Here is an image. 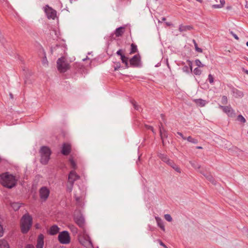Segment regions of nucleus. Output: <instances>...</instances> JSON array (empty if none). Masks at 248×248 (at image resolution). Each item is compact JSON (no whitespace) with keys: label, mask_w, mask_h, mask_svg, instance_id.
<instances>
[{"label":"nucleus","mask_w":248,"mask_h":248,"mask_svg":"<svg viewBox=\"0 0 248 248\" xmlns=\"http://www.w3.org/2000/svg\"><path fill=\"white\" fill-rule=\"evenodd\" d=\"M193 29V27L191 25H183L181 24L179 25V31L180 32L186 31H191Z\"/></svg>","instance_id":"aec40b11"},{"label":"nucleus","mask_w":248,"mask_h":248,"mask_svg":"<svg viewBox=\"0 0 248 248\" xmlns=\"http://www.w3.org/2000/svg\"><path fill=\"white\" fill-rule=\"evenodd\" d=\"M10 95L11 98H13V94L12 93H10Z\"/></svg>","instance_id":"338daca9"},{"label":"nucleus","mask_w":248,"mask_h":248,"mask_svg":"<svg viewBox=\"0 0 248 248\" xmlns=\"http://www.w3.org/2000/svg\"><path fill=\"white\" fill-rule=\"evenodd\" d=\"M58 240L62 244H67L70 242V237L69 232L66 231L61 232L58 235Z\"/></svg>","instance_id":"423d86ee"},{"label":"nucleus","mask_w":248,"mask_h":248,"mask_svg":"<svg viewBox=\"0 0 248 248\" xmlns=\"http://www.w3.org/2000/svg\"><path fill=\"white\" fill-rule=\"evenodd\" d=\"M161 117L162 118V120L163 121L164 123H166V119H165V115L163 114H161Z\"/></svg>","instance_id":"5fc2aeb1"},{"label":"nucleus","mask_w":248,"mask_h":248,"mask_svg":"<svg viewBox=\"0 0 248 248\" xmlns=\"http://www.w3.org/2000/svg\"><path fill=\"white\" fill-rule=\"evenodd\" d=\"M74 197H75V198L76 201L77 202H79V201H80V197H79V196H77L76 195V194H75V196H74Z\"/></svg>","instance_id":"3c124183"},{"label":"nucleus","mask_w":248,"mask_h":248,"mask_svg":"<svg viewBox=\"0 0 248 248\" xmlns=\"http://www.w3.org/2000/svg\"><path fill=\"white\" fill-rule=\"evenodd\" d=\"M60 47V46H58V45H56L55 46H54V47H51V50L52 51V52L54 51V50H56V49L57 48H59Z\"/></svg>","instance_id":"864d4df0"},{"label":"nucleus","mask_w":248,"mask_h":248,"mask_svg":"<svg viewBox=\"0 0 248 248\" xmlns=\"http://www.w3.org/2000/svg\"><path fill=\"white\" fill-rule=\"evenodd\" d=\"M194 101L197 105L201 107H204L206 104L205 100L201 98L195 99Z\"/></svg>","instance_id":"a878e982"},{"label":"nucleus","mask_w":248,"mask_h":248,"mask_svg":"<svg viewBox=\"0 0 248 248\" xmlns=\"http://www.w3.org/2000/svg\"><path fill=\"white\" fill-rule=\"evenodd\" d=\"M57 67L61 73H65L70 69V65L64 57L59 58L57 61Z\"/></svg>","instance_id":"20e7f679"},{"label":"nucleus","mask_w":248,"mask_h":248,"mask_svg":"<svg viewBox=\"0 0 248 248\" xmlns=\"http://www.w3.org/2000/svg\"><path fill=\"white\" fill-rule=\"evenodd\" d=\"M76 224L81 228H84L85 226V219L82 215L74 217Z\"/></svg>","instance_id":"ddd939ff"},{"label":"nucleus","mask_w":248,"mask_h":248,"mask_svg":"<svg viewBox=\"0 0 248 248\" xmlns=\"http://www.w3.org/2000/svg\"><path fill=\"white\" fill-rule=\"evenodd\" d=\"M39 153L41 155V163L43 165L47 164L50 159V156L51 154L50 149L48 147L44 146L40 148Z\"/></svg>","instance_id":"7ed1b4c3"},{"label":"nucleus","mask_w":248,"mask_h":248,"mask_svg":"<svg viewBox=\"0 0 248 248\" xmlns=\"http://www.w3.org/2000/svg\"><path fill=\"white\" fill-rule=\"evenodd\" d=\"M3 40H4L3 37L0 34V41L1 42L2 44H3Z\"/></svg>","instance_id":"4d7b16f0"},{"label":"nucleus","mask_w":248,"mask_h":248,"mask_svg":"<svg viewBox=\"0 0 248 248\" xmlns=\"http://www.w3.org/2000/svg\"><path fill=\"white\" fill-rule=\"evenodd\" d=\"M219 1H220V6H222V7H223L225 3V0H219Z\"/></svg>","instance_id":"8fccbe9b"},{"label":"nucleus","mask_w":248,"mask_h":248,"mask_svg":"<svg viewBox=\"0 0 248 248\" xmlns=\"http://www.w3.org/2000/svg\"><path fill=\"white\" fill-rule=\"evenodd\" d=\"M193 73L196 75H200L202 73V71L198 67H197L194 69Z\"/></svg>","instance_id":"ea45409f"},{"label":"nucleus","mask_w":248,"mask_h":248,"mask_svg":"<svg viewBox=\"0 0 248 248\" xmlns=\"http://www.w3.org/2000/svg\"><path fill=\"white\" fill-rule=\"evenodd\" d=\"M130 46H131L130 51V54H134V53L138 52L137 46L135 44H134V43L131 44Z\"/></svg>","instance_id":"bb28decb"},{"label":"nucleus","mask_w":248,"mask_h":248,"mask_svg":"<svg viewBox=\"0 0 248 248\" xmlns=\"http://www.w3.org/2000/svg\"><path fill=\"white\" fill-rule=\"evenodd\" d=\"M170 162V163H169L167 165L172 168L177 172H181L180 168L173 162V160H171Z\"/></svg>","instance_id":"b1692460"},{"label":"nucleus","mask_w":248,"mask_h":248,"mask_svg":"<svg viewBox=\"0 0 248 248\" xmlns=\"http://www.w3.org/2000/svg\"><path fill=\"white\" fill-rule=\"evenodd\" d=\"M69 161L71 167L74 170H76L77 168V166L76 163L75 162L74 159L73 158H70Z\"/></svg>","instance_id":"473e14b6"},{"label":"nucleus","mask_w":248,"mask_h":248,"mask_svg":"<svg viewBox=\"0 0 248 248\" xmlns=\"http://www.w3.org/2000/svg\"><path fill=\"white\" fill-rule=\"evenodd\" d=\"M199 172L202 174L207 180L210 182L214 185H216L217 181L215 179V178L213 177V176L208 172H205L202 170H199Z\"/></svg>","instance_id":"4468645a"},{"label":"nucleus","mask_w":248,"mask_h":248,"mask_svg":"<svg viewBox=\"0 0 248 248\" xmlns=\"http://www.w3.org/2000/svg\"><path fill=\"white\" fill-rule=\"evenodd\" d=\"M130 102L132 104L133 106L134 107V108L136 110L139 111H141L142 110L141 107L138 105L134 100H131Z\"/></svg>","instance_id":"cd10ccee"},{"label":"nucleus","mask_w":248,"mask_h":248,"mask_svg":"<svg viewBox=\"0 0 248 248\" xmlns=\"http://www.w3.org/2000/svg\"><path fill=\"white\" fill-rule=\"evenodd\" d=\"M78 241L80 244L84 247H93L92 242L90 240L86 239L83 237L79 238L78 239Z\"/></svg>","instance_id":"6ab92c4d"},{"label":"nucleus","mask_w":248,"mask_h":248,"mask_svg":"<svg viewBox=\"0 0 248 248\" xmlns=\"http://www.w3.org/2000/svg\"><path fill=\"white\" fill-rule=\"evenodd\" d=\"M145 126L147 128V129H149V130H152V131L154 133V129L153 128V126H151V125H145Z\"/></svg>","instance_id":"49530a36"},{"label":"nucleus","mask_w":248,"mask_h":248,"mask_svg":"<svg viewBox=\"0 0 248 248\" xmlns=\"http://www.w3.org/2000/svg\"><path fill=\"white\" fill-rule=\"evenodd\" d=\"M157 241L159 242V244L161 246H163L164 247H166V245L164 244V243L161 240L158 239Z\"/></svg>","instance_id":"603ef678"},{"label":"nucleus","mask_w":248,"mask_h":248,"mask_svg":"<svg viewBox=\"0 0 248 248\" xmlns=\"http://www.w3.org/2000/svg\"><path fill=\"white\" fill-rule=\"evenodd\" d=\"M186 140L190 142H191L194 144H197L198 143V140L196 139L192 138L191 136H189L187 138H186Z\"/></svg>","instance_id":"2f4dec72"},{"label":"nucleus","mask_w":248,"mask_h":248,"mask_svg":"<svg viewBox=\"0 0 248 248\" xmlns=\"http://www.w3.org/2000/svg\"><path fill=\"white\" fill-rule=\"evenodd\" d=\"M125 50L122 49H119L117 52L116 54L118 56H120V59L122 61V62L124 63L125 65V68H129V63H128V57H126L124 54Z\"/></svg>","instance_id":"6e6552de"},{"label":"nucleus","mask_w":248,"mask_h":248,"mask_svg":"<svg viewBox=\"0 0 248 248\" xmlns=\"http://www.w3.org/2000/svg\"><path fill=\"white\" fill-rule=\"evenodd\" d=\"M221 102L223 105H226L227 104L228 99L226 96L224 95L222 97Z\"/></svg>","instance_id":"58836bf2"},{"label":"nucleus","mask_w":248,"mask_h":248,"mask_svg":"<svg viewBox=\"0 0 248 248\" xmlns=\"http://www.w3.org/2000/svg\"><path fill=\"white\" fill-rule=\"evenodd\" d=\"M69 228L73 233L76 234L78 233V228L74 225H71Z\"/></svg>","instance_id":"e433bc0d"},{"label":"nucleus","mask_w":248,"mask_h":248,"mask_svg":"<svg viewBox=\"0 0 248 248\" xmlns=\"http://www.w3.org/2000/svg\"><path fill=\"white\" fill-rule=\"evenodd\" d=\"M46 62H47V60H46V56H45V57L43 59V63L44 64Z\"/></svg>","instance_id":"13d9d810"},{"label":"nucleus","mask_w":248,"mask_h":248,"mask_svg":"<svg viewBox=\"0 0 248 248\" xmlns=\"http://www.w3.org/2000/svg\"><path fill=\"white\" fill-rule=\"evenodd\" d=\"M214 78L211 74H209L208 77V80L209 83L212 84L214 82Z\"/></svg>","instance_id":"a19ab883"},{"label":"nucleus","mask_w":248,"mask_h":248,"mask_svg":"<svg viewBox=\"0 0 248 248\" xmlns=\"http://www.w3.org/2000/svg\"><path fill=\"white\" fill-rule=\"evenodd\" d=\"M3 234V229L1 224V218H0V237H1Z\"/></svg>","instance_id":"c03bdc74"},{"label":"nucleus","mask_w":248,"mask_h":248,"mask_svg":"<svg viewBox=\"0 0 248 248\" xmlns=\"http://www.w3.org/2000/svg\"><path fill=\"white\" fill-rule=\"evenodd\" d=\"M80 178L79 176L76 172L75 170H71L70 171L68 177V181L74 183L75 182L79 179Z\"/></svg>","instance_id":"f8f14e48"},{"label":"nucleus","mask_w":248,"mask_h":248,"mask_svg":"<svg viewBox=\"0 0 248 248\" xmlns=\"http://www.w3.org/2000/svg\"><path fill=\"white\" fill-rule=\"evenodd\" d=\"M157 226L164 232L165 231V227L164 225L163 221L161 218L158 217H155Z\"/></svg>","instance_id":"5701e85b"},{"label":"nucleus","mask_w":248,"mask_h":248,"mask_svg":"<svg viewBox=\"0 0 248 248\" xmlns=\"http://www.w3.org/2000/svg\"><path fill=\"white\" fill-rule=\"evenodd\" d=\"M129 68H139L142 66L141 57L139 54L135 55L131 59L128 60Z\"/></svg>","instance_id":"39448f33"},{"label":"nucleus","mask_w":248,"mask_h":248,"mask_svg":"<svg viewBox=\"0 0 248 248\" xmlns=\"http://www.w3.org/2000/svg\"><path fill=\"white\" fill-rule=\"evenodd\" d=\"M232 95L235 97H242L243 96V93L242 92L238 90L232 86H230Z\"/></svg>","instance_id":"dca6fc26"},{"label":"nucleus","mask_w":248,"mask_h":248,"mask_svg":"<svg viewBox=\"0 0 248 248\" xmlns=\"http://www.w3.org/2000/svg\"><path fill=\"white\" fill-rule=\"evenodd\" d=\"M189 163L195 169L199 170L201 168V166L196 161H190Z\"/></svg>","instance_id":"7c9ffc66"},{"label":"nucleus","mask_w":248,"mask_h":248,"mask_svg":"<svg viewBox=\"0 0 248 248\" xmlns=\"http://www.w3.org/2000/svg\"><path fill=\"white\" fill-rule=\"evenodd\" d=\"M32 225V218L28 213L24 215L20 219V230L23 234H26Z\"/></svg>","instance_id":"f03ea898"},{"label":"nucleus","mask_w":248,"mask_h":248,"mask_svg":"<svg viewBox=\"0 0 248 248\" xmlns=\"http://www.w3.org/2000/svg\"><path fill=\"white\" fill-rule=\"evenodd\" d=\"M74 184L71 182H69L68 181L67 184L66 185V190L69 192H72Z\"/></svg>","instance_id":"c756f323"},{"label":"nucleus","mask_w":248,"mask_h":248,"mask_svg":"<svg viewBox=\"0 0 248 248\" xmlns=\"http://www.w3.org/2000/svg\"><path fill=\"white\" fill-rule=\"evenodd\" d=\"M192 42L194 45L195 50L198 52H201V53L202 52V49L201 48H200L198 47V44L196 43V41L194 39H193L192 40Z\"/></svg>","instance_id":"f704fd0d"},{"label":"nucleus","mask_w":248,"mask_h":248,"mask_svg":"<svg viewBox=\"0 0 248 248\" xmlns=\"http://www.w3.org/2000/svg\"><path fill=\"white\" fill-rule=\"evenodd\" d=\"M11 206L15 211L18 210L20 207V203L18 202H13L11 204Z\"/></svg>","instance_id":"72a5a7b5"},{"label":"nucleus","mask_w":248,"mask_h":248,"mask_svg":"<svg viewBox=\"0 0 248 248\" xmlns=\"http://www.w3.org/2000/svg\"><path fill=\"white\" fill-rule=\"evenodd\" d=\"M237 120L242 123H245L246 122L245 118L241 114L237 116Z\"/></svg>","instance_id":"c9c22d12"},{"label":"nucleus","mask_w":248,"mask_h":248,"mask_svg":"<svg viewBox=\"0 0 248 248\" xmlns=\"http://www.w3.org/2000/svg\"><path fill=\"white\" fill-rule=\"evenodd\" d=\"M0 248H9L7 241L4 239L0 240Z\"/></svg>","instance_id":"c85d7f7f"},{"label":"nucleus","mask_w":248,"mask_h":248,"mask_svg":"<svg viewBox=\"0 0 248 248\" xmlns=\"http://www.w3.org/2000/svg\"><path fill=\"white\" fill-rule=\"evenodd\" d=\"M0 179L1 184L6 188L11 189L16 186L17 180L14 175L8 172L2 173Z\"/></svg>","instance_id":"f257e3e1"},{"label":"nucleus","mask_w":248,"mask_h":248,"mask_svg":"<svg viewBox=\"0 0 248 248\" xmlns=\"http://www.w3.org/2000/svg\"><path fill=\"white\" fill-rule=\"evenodd\" d=\"M49 193V190L46 186H43L40 189V197L44 201H46L48 198Z\"/></svg>","instance_id":"1a4fd4ad"},{"label":"nucleus","mask_w":248,"mask_h":248,"mask_svg":"<svg viewBox=\"0 0 248 248\" xmlns=\"http://www.w3.org/2000/svg\"><path fill=\"white\" fill-rule=\"evenodd\" d=\"M159 134L162 140L163 144H164V138H167L168 137V134L167 131L164 128L162 123H160L159 125Z\"/></svg>","instance_id":"9b49d317"},{"label":"nucleus","mask_w":248,"mask_h":248,"mask_svg":"<svg viewBox=\"0 0 248 248\" xmlns=\"http://www.w3.org/2000/svg\"><path fill=\"white\" fill-rule=\"evenodd\" d=\"M0 42H1V41H0ZM3 44H2V43H1V44L4 46V47H6V46H4V43H5V39H4V40H3Z\"/></svg>","instance_id":"052dcab7"},{"label":"nucleus","mask_w":248,"mask_h":248,"mask_svg":"<svg viewBox=\"0 0 248 248\" xmlns=\"http://www.w3.org/2000/svg\"><path fill=\"white\" fill-rule=\"evenodd\" d=\"M242 71L244 73H245L246 74L248 75V70H247V69H245L244 68L242 67Z\"/></svg>","instance_id":"6e6d98bb"},{"label":"nucleus","mask_w":248,"mask_h":248,"mask_svg":"<svg viewBox=\"0 0 248 248\" xmlns=\"http://www.w3.org/2000/svg\"><path fill=\"white\" fill-rule=\"evenodd\" d=\"M164 217L165 219L169 222H170L172 221V218L170 214L165 215Z\"/></svg>","instance_id":"79ce46f5"},{"label":"nucleus","mask_w":248,"mask_h":248,"mask_svg":"<svg viewBox=\"0 0 248 248\" xmlns=\"http://www.w3.org/2000/svg\"><path fill=\"white\" fill-rule=\"evenodd\" d=\"M158 156L162 161L166 163L167 164L170 163L169 162L171 160L168 155L164 154L159 153L158 155Z\"/></svg>","instance_id":"4be33fe9"},{"label":"nucleus","mask_w":248,"mask_h":248,"mask_svg":"<svg viewBox=\"0 0 248 248\" xmlns=\"http://www.w3.org/2000/svg\"><path fill=\"white\" fill-rule=\"evenodd\" d=\"M212 8H222V6H220V4H214L212 5Z\"/></svg>","instance_id":"09e8293b"},{"label":"nucleus","mask_w":248,"mask_h":248,"mask_svg":"<svg viewBox=\"0 0 248 248\" xmlns=\"http://www.w3.org/2000/svg\"><path fill=\"white\" fill-rule=\"evenodd\" d=\"M219 108H221L223 111L227 114L229 117H232L234 115V111L230 105L227 106H219Z\"/></svg>","instance_id":"9d476101"},{"label":"nucleus","mask_w":248,"mask_h":248,"mask_svg":"<svg viewBox=\"0 0 248 248\" xmlns=\"http://www.w3.org/2000/svg\"><path fill=\"white\" fill-rule=\"evenodd\" d=\"M230 34L236 40H239L238 36L235 34L232 31H230Z\"/></svg>","instance_id":"a18cd8bd"},{"label":"nucleus","mask_w":248,"mask_h":248,"mask_svg":"<svg viewBox=\"0 0 248 248\" xmlns=\"http://www.w3.org/2000/svg\"><path fill=\"white\" fill-rule=\"evenodd\" d=\"M246 7L248 8V4L247 3V4L246 5Z\"/></svg>","instance_id":"774afa93"},{"label":"nucleus","mask_w":248,"mask_h":248,"mask_svg":"<svg viewBox=\"0 0 248 248\" xmlns=\"http://www.w3.org/2000/svg\"><path fill=\"white\" fill-rule=\"evenodd\" d=\"M196 148L199 149H202V147L201 146H197Z\"/></svg>","instance_id":"e2e57ef3"},{"label":"nucleus","mask_w":248,"mask_h":248,"mask_svg":"<svg viewBox=\"0 0 248 248\" xmlns=\"http://www.w3.org/2000/svg\"><path fill=\"white\" fill-rule=\"evenodd\" d=\"M196 0L199 1V2H201V3H202V1H203L202 0Z\"/></svg>","instance_id":"69168bd1"},{"label":"nucleus","mask_w":248,"mask_h":248,"mask_svg":"<svg viewBox=\"0 0 248 248\" xmlns=\"http://www.w3.org/2000/svg\"><path fill=\"white\" fill-rule=\"evenodd\" d=\"M59 229L58 226L54 225L50 228L48 231V233L51 235H55L59 232Z\"/></svg>","instance_id":"412c9836"},{"label":"nucleus","mask_w":248,"mask_h":248,"mask_svg":"<svg viewBox=\"0 0 248 248\" xmlns=\"http://www.w3.org/2000/svg\"><path fill=\"white\" fill-rule=\"evenodd\" d=\"M124 27H120L117 28L115 31V34L116 37L121 36L124 32Z\"/></svg>","instance_id":"393cba45"},{"label":"nucleus","mask_w":248,"mask_h":248,"mask_svg":"<svg viewBox=\"0 0 248 248\" xmlns=\"http://www.w3.org/2000/svg\"><path fill=\"white\" fill-rule=\"evenodd\" d=\"M177 134L179 135L184 140H186V137H184L183 134L181 132H178Z\"/></svg>","instance_id":"de8ad7c7"},{"label":"nucleus","mask_w":248,"mask_h":248,"mask_svg":"<svg viewBox=\"0 0 248 248\" xmlns=\"http://www.w3.org/2000/svg\"><path fill=\"white\" fill-rule=\"evenodd\" d=\"M71 151V147L70 144L66 143H64L62 144L61 153L63 155H68L70 153Z\"/></svg>","instance_id":"2eb2a0df"},{"label":"nucleus","mask_w":248,"mask_h":248,"mask_svg":"<svg viewBox=\"0 0 248 248\" xmlns=\"http://www.w3.org/2000/svg\"><path fill=\"white\" fill-rule=\"evenodd\" d=\"M44 9L48 19H55L57 16V11L53 9L48 5H46Z\"/></svg>","instance_id":"0eeeda50"},{"label":"nucleus","mask_w":248,"mask_h":248,"mask_svg":"<svg viewBox=\"0 0 248 248\" xmlns=\"http://www.w3.org/2000/svg\"><path fill=\"white\" fill-rule=\"evenodd\" d=\"M188 65H185L182 68L184 72L186 73H192V62L190 60L187 61Z\"/></svg>","instance_id":"a211bd4d"},{"label":"nucleus","mask_w":248,"mask_h":248,"mask_svg":"<svg viewBox=\"0 0 248 248\" xmlns=\"http://www.w3.org/2000/svg\"><path fill=\"white\" fill-rule=\"evenodd\" d=\"M44 236L43 234H39L37 239L36 248H43L44 245Z\"/></svg>","instance_id":"f3484780"},{"label":"nucleus","mask_w":248,"mask_h":248,"mask_svg":"<svg viewBox=\"0 0 248 248\" xmlns=\"http://www.w3.org/2000/svg\"><path fill=\"white\" fill-rule=\"evenodd\" d=\"M0 42H1V41H0ZM3 44H2V43H1V44L4 46V47H6V46H4V43H5V39H4V40H3Z\"/></svg>","instance_id":"680f3d73"},{"label":"nucleus","mask_w":248,"mask_h":248,"mask_svg":"<svg viewBox=\"0 0 248 248\" xmlns=\"http://www.w3.org/2000/svg\"><path fill=\"white\" fill-rule=\"evenodd\" d=\"M114 71H117L121 67V63L119 62H114V65L113 66Z\"/></svg>","instance_id":"4c0bfd02"},{"label":"nucleus","mask_w":248,"mask_h":248,"mask_svg":"<svg viewBox=\"0 0 248 248\" xmlns=\"http://www.w3.org/2000/svg\"><path fill=\"white\" fill-rule=\"evenodd\" d=\"M195 64L199 67H202L204 66L203 64L202 63L200 60L199 59H197L195 60Z\"/></svg>","instance_id":"37998d69"},{"label":"nucleus","mask_w":248,"mask_h":248,"mask_svg":"<svg viewBox=\"0 0 248 248\" xmlns=\"http://www.w3.org/2000/svg\"><path fill=\"white\" fill-rule=\"evenodd\" d=\"M166 19V17H162V21H165Z\"/></svg>","instance_id":"0e129e2a"},{"label":"nucleus","mask_w":248,"mask_h":248,"mask_svg":"<svg viewBox=\"0 0 248 248\" xmlns=\"http://www.w3.org/2000/svg\"><path fill=\"white\" fill-rule=\"evenodd\" d=\"M149 230L150 231H154V227H152L151 226H149Z\"/></svg>","instance_id":"bf43d9fd"}]
</instances>
